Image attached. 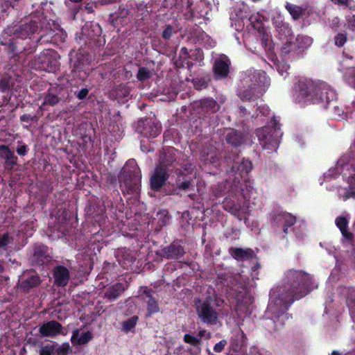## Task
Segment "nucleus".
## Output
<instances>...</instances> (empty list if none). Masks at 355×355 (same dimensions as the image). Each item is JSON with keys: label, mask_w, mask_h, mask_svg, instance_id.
Returning a JSON list of instances; mask_svg holds the SVG:
<instances>
[{"label": "nucleus", "mask_w": 355, "mask_h": 355, "mask_svg": "<svg viewBox=\"0 0 355 355\" xmlns=\"http://www.w3.org/2000/svg\"><path fill=\"white\" fill-rule=\"evenodd\" d=\"M311 277L302 271L289 270L285 274L281 286L270 291V300L266 311L265 325L270 332L280 330L288 320V306L310 291Z\"/></svg>", "instance_id": "obj_1"}, {"label": "nucleus", "mask_w": 355, "mask_h": 355, "mask_svg": "<svg viewBox=\"0 0 355 355\" xmlns=\"http://www.w3.org/2000/svg\"><path fill=\"white\" fill-rule=\"evenodd\" d=\"M293 97L301 105L321 103L326 106L336 99V95L326 83L302 78L295 86Z\"/></svg>", "instance_id": "obj_2"}, {"label": "nucleus", "mask_w": 355, "mask_h": 355, "mask_svg": "<svg viewBox=\"0 0 355 355\" xmlns=\"http://www.w3.org/2000/svg\"><path fill=\"white\" fill-rule=\"evenodd\" d=\"M241 84L238 96L245 101L263 95L270 85V80L263 71L250 70L243 75Z\"/></svg>", "instance_id": "obj_3"}, {"label": "nucleus", "mask_w": 355, "mask_h": 355, "mask_svg": "<svg viewBox=\"0 0 355 355\" xmlns=\"http://www.w3.org/2000/svg\"><path fill=\"white\" fill-rule=\"evenodd\" d=\"M248 273V271H242L234 277L236 284L233 288L235 293H232V295L236 300L235 312L240 318L250 314V306L253 302V297L248 291L249 287L252 286Z\"/></svg>", "instance_id": "obj_4"}, {"label": "nucleus", "mask_w": 355, "mask_h": 355, "mask_svg": "<svg viewBox=\"0 0 355 355\" xmlns=\"http://www.w3.org/2000/svg\"><path fill=\"white\" fill-rule=\"evenodd\" d=\"M268 19V15L265 12H259L252 15L249 21L253 28L258 31L261 44L266 51L273 56L278 49V46L270 40V35L264 28V23Z\"/></svg>", "instance_id": "obj_5"}, {"label": "nucleus", "mask_w": 355, "mask_h": 355, "mask_svg": "<svg viewBox=\"0 0 355 355\" xmlns=\"http://www.w3.org/2000/svg\"><path fill=\"white\" fill-rule=\"evenodd\" d=\"M253 193V189L250 186L246 189H242L240 196L232 200V203L227 202L225 205V209L230 210L231 213L236 216L239 220L243 219L246 223V216L249 212L248 199Z\"/></svg>", "instance_id": "obj_6"}, {"label": "nucleus", "mask_w": 355, "mask_h": 355, "mask_svg": "<svg viewBox=\"0 0 355 355\" xmlns=\"http://www.w3.org/2000/svg\"><path fill=\"white\" fill-rule=\"evenodd\" d=\"M257 136L263 149L273 152L279 146L282 132L277 126L265 127L257 130Z\"/></svg>", "instance_id": "obj_7"}, {"label": "nucleus", "mask_w": 355, "mask_h": 355, "mask_svg": "<svg viewBox=\"0 0 355 355\" xmlns=\"http://www.w3.org/2000/svg\"><path fill=\"white\" fill-rule=\"evenodd\" d=\"M141 182L140 171L138 168L130 170L125 166L120 175V187L123 193H137Z\"/></svg>", "instance_id": "obj_8"}, {"label": "nucleus", "mask_w": 355, "mask_h": 355, "mask_svg": "<svg viewBox=\"0 0 355 355\" xmlns=\"http://www.w3.org/2000/svg\"><path fill=\"white\" fill-rule=\"evenodd\" d=\"M211 297L205 300H198L196 302V309L200 320L208 324H216L218 320V313L210 306Z\"/></svg>", "instance_id": "obj_9"}, {"label": "nucleus", "mask_w": 355, "mask_h": 355, "mask_svg": "<svg viewBox=\"0 0 355 355\" xmlns=\"http://www.w3.org/2000/svg\"><path fill=\"white\" fill-rule=\"evenodd\" d=\"M230 64L229 58L225 55L216 59L214 67L216 76L218 78L225 77L229 72Z\"/></svg>", "instance_id": "obj_10"}, {"label": "nucleus", "mask_w": 355, "mask_h": 355, "mask_svg": "<svg viewBox=\"0 0 355 355\" xmlns=\"http://www.w3.org/2000/svg\"><path fill=\"white\" fill-rule=\"evenodd\" d=\"M54 284L58 286H64L69 280V272L64 266H59L53 270Z\"/></svg>", "instance_id": "obj_11"}, {"label": "nucleus", "mask_w": 355, "mask_h": 355, "mask_svg": "<svg viewBox=\"0 0 355 355\" xmlns=\"http://www.w3.org/2000/svg\"><path fill=\"white\" fill-rule=\"evenodd\" d=\"M167 172L164 167L159 166L155 169L154 175L151 177V187L158 190L164 184L167 178Z\"/></svg>", "instance_id": "obj_12"}, {"label": "nucleus", "mask_w": 355, "mask_h": 355, "mask_svg": "<svg viewBox=\"0 0 355 355\" xmlns=\"http://www.w3.org/2000/svg\"><path fill=\"white\" fill-rule=\"evenodd\" d=\"M40 333L42 336H55L62 334V326L55 321H50L40 328Z\"/></svg>", "instance_id": "obj_13"}, {"label": "nucleus", "mask_w": 355, "mask_h": 355, "mask_svg": "<svg viewBox=\"0 0 355 355\" xmlns=\"http://www.w3.org/2000/svg\"><path fill=\"white\" fill-rule=\"evenodd\" d=\"M274 220L278 225H282L284 232L287 233L288 228L295 223L296 218L288 213L279 212L274 216Z\"/></svg>", "instance_id": "obj_14"}, {"label": "nucleus", "mask_w": 355, "mask_h": 355, "mask_svg": "<svg viewBox=\"0 0 355 355\" xmlns=\"http://www.w3.org/2000/svg\"><path fill=\"white\" fill-rule=\"evenodd\" d=\"M70 56L71 62L77 70L84 69L85 67L89 64L92 61V56L85 52H79L76 53V58L73 57V55L72 53Z\"/></svg>", "instance_id": "obj_15"}, {"label": "nucleus", "mask_w": 355, "mask_h": 355, "mask_svg": "<svg viewBox=\"0 0 355 355\" xmlns=\"http://www.w3.org/2000/svg\"><path fill=\"white\" fill-rule=\"evenodd\" d=\"M347 170H349V166L345 164L343 159H340L334 168H330L324 173V178L327 181H330L331 179L336 178L338 174Z\"/></svg>", "instance_id": "obj_16"}, {"label": "nucleus", "mask_w": 355, "mask_h": 355, "mask_svg": "<svg viewBox=\"0 0 355 355\" xmlns=\"http://www.w3.org/2000/svg\"><path fill=\"white\" fill-rule=\"evenodd\" d=\"M0 156L5 159L7 168H12L16 164L17 158L8 146H0Z\"/></svg>", "instance_id": "obj_17"}, {"label": "nucleus", "mask_w": 355, "mask_h": 355, "mask_svg": "<svg viewBox=\"0 0 355 355\" xmlns=\"http://www.w3.org/2000/svg\"><path fill=\"white\" fill-rule=\"evenodd\" d=\"M92 334L90 331L80 333L79 329H75L72 332L71 341L73 345H85L92 338Z\"/></svg>", "instance_id": "obj_18"}, {"label": "nucleus", "mask_w": 355, "mask_h": 355, "mask_svg": "<svg viewBox=\"0 0 355 355\" xmlns=\"http://www.w3.org/2000/svg\"><path fill=\"white\" fill-rule=\"evenodd\" d=\"M348 188H340L338 195L343 200L355 196V178L354 176L348 178Z\"/></svg>", "instance_id": "obj_19"}, {"label": "nucleus", "mask_w": 355, "mask_h": 355, "mask_svg": "<svg viewBox=\"0 0 355 355\" xmlns=\"http://www.w3.org/2000/svg\"><path fill=\"white\" fill-rule=\"evenodd\" d=\"M162 252L164 256L168 259H178L184 253L183 248L176 244H173L163 249Z\"/></svg>", "instance_id": "obj_20"}, {"label": "nucleus", "mask_w": 355, "mask_h": 355, "mask_svg": "<svg viewBox=\"0 0 355 355\" xmlns=\"http://www.w3.org/2000/svg\"><path fill=\"white\" fill-rule=\"evenodd\" d=\"M231 255L239 261L249 259L253 257V251L250 249L231 248L230 249Z\"/></svg>", "instance_id": "obj_21"}, {"label": "nucleus", "mask_w": 355, "mask_h": 355, "mask_svg": "<svg viewBox=\"0 0 355 355\" xmlns=\"http://www.w3.org/2000/svg\"><path fill=\"white\" fill-rule=\"evenodd\" d=\"M144 295L142 296V300L147 304V310L148 315L158 313L159 308L157 302L153 297V296L148 291H144Z\"/></svg>", "instance_id": "obj_22"}, {"label": "nucleus", "mask_w": 355, "mask_h": 355, "mask_svg": "<svg viewBox=\"0 0 355 355\" xmlns=\"http://www.w3.org/2000/svg\"><path fill=\"white\" fill-rule=\"evenodd\" d=\"M51 53V51L49 50L41 53L32 63V67L36 69H45L49 63Z\"/></svg>", "instance_id": "obj_23"}, {"label": "nucleus", "mask_w": 355, "mask_h": 355, "mask_svg": "<svg viewBox=\"0 0 355 355\" xmlns=\"http://www.w3.org/2000/svg\"><path fill=\"white\" fill-rule=\"evenodd\" d=\"M336 225L343 236L347 239H352V234L347 231L348 219L346 216H339L336 219Z\"/></svg>", "instance_id": "obj_24"}, {"label": "nucleus", "mask_w": 355, "mask_h": 355, "mask_svg": "<svg viewBox=\"0 0 355 355\" xmlns=\"http://www.w3.org/2000/svg\"><path fill=\"white\" fill-rule=\"evenodd\" d=\"M40 29L37 23L35 20L31 21L28 24H24L19 31V35L21 37H26L31 33H34Z\"/></svg>", "instance_id": "obj_25"}, {"label": "nucleus", "mask_w": 355, "mask_h": 355, "mask_svg": "<svg viewBox=\"0 0 355 355\" xmlns=\"http://www.w3.org/2000/svg\"><path fill=\"white\" fill-rule=\"evenodd\" d=\"M273 24L277 28L282 32L284 34H288L290 33V28L288 24L284 22V17L279 13H276V16L272 18Z\"/></svg>", "instance_id": "obj_26"}, {"label": "nucleus", "mask_w": 355, "mask_h": 355, "mask_svg": "<svg viewBox=\"0 0 355 355\" xmlns=\"http://www.w3.org/2000/svg\"><path fill=\"white\" fill-rule=\"evenodd\" d=\"M124 290L125 286L123 284H116L108 288L105 296L110 300H114L117 298Z\"/></svg>", "instance_id": "obj_27"}, {"label": "nucleus", "mask_w": 355, "mask_h": 355, "mask_svg": "<svg viewBox=\"0 0 355 355\" xmlns=\"http://www.w3.org/2000/svg\"><path fill=\"white\" fill-rule=\"evenodd\" d=\"M40 283V278L37 275H31L26 279H21L19 280L20 286L24 290H29L30 288L39 285Z\"/></svg>", "instance_id": "obj_28"}, {"label": "nucleus", "mask_w": 355, "mask_h": 355, "mask_svg": "<svg viewBox=\"0 0 355 355\" xmlns=\"http://www.w3.org/2000/svg\"><path fill=\"white\" fill-rule=\"evenodd\" d=\"M82 32L83 35L92 38L95 35H99L101 33V29L97 24H87L83 28Z\"/></svg>", "instance_id": "obj_29"}, {"label": "nucleus", "mask_w": 355, "mask_h": 355, "mask_svg": "<svg viewBox=\"0 0 355 355\" xmlns=\"http://www.w3.org/2000/svg\"><path fill=\"white\" fill-rule=\"evenodd\" d=\"M239 159V157H237ZM239 162V160L233 161L232 170L239 171L241 173L248 174L252 170V163L248 159H243L242 162L239 164V166H236V164Z\"/></svg>", "instance_id": "obj_30"}, {"label": "nucleus", "mask_w": 355, "mask_h": 355, "mask_svg": "<svg viewBox=\"0 0 355 355\" xmlns=\"http://www.w3.org/2000/svg\"><path fill=\"white\" fill-rule=\"evenodd\" d=\"M202 336V331L200 332V336L196 337L191 334H185L184 336V341L186 343H188L193 347H194V354H198L200 351V348L199 347V344L200 341V338Z\"/></svg>", "instance_id": "obj_31"}, {"label": "nucleus", "mask_w": 355, "mask_h": 355, "mask_svg": "<svg viewBox=\"0 0 355 355\" xmlns=\"http://www.w3.org/2000/svg\"><path fill=\"white\" fill-rule=\"evenodd\" d=\"M226 140L233 146H239L243 143V138L236 130H232L227 134Z\"/></svg>", "instance_id": "obj_32"}, {"label": "nucleus", "mask_w": 355, "mask_h": 355, "mask_svg": "<svg viewBox=\"0 0 355 355\" xmlns=\"http://www.w3.org/2000/svg\"><path fill=\"white\" fill-rule=\"evenodd\" d=\"M233 345H234V349L237 350L241 348L245 343V337L243 331L239 328L235 331L234 338H232Z\"/></svg>", "instance_id": "obj_33"}, {"label": "nucleus", "mask_w": 355, "mask_h": 355, "mask_svg": "<svg viewBox=\"0 0 355 355\" xmlns=\"http://www.w3.org/2000/svg\"><path fill=\"white\" fill-rule=\"evenodd\" d=\"M286 8L291 15L292 18L295 20L300 19L304 12L303 9L300 6L289 3L286 4Z\"/></svg>", "instance_id": "obj_34"}, {"label": "nucleus", "mask_w": 355, "mask_h": 355, "mask_svg": "<svg viewBox=\"0 0 355 355\" xmlns=\"http://www.w3.org/2000/svg\"><path fill=\"white\" fill-rule=\"evenodd\" d=\"M313 43L311 37L306 35H298L295 39V46L298 49H306Z\"/></svg>", "instance_id": "obj_35"}, {"label": "nucleus", "mask_w": 355, "mask_h": 355, "mask_svg": "<svg viewBox=\"0 0 355 355\" xmlns=\"http://www.w3.org/2000/svg\"><path fill=\"white\" fill-rule=\"evenodd\" d=\"M60 101L59 97L53 94H48L44 96V101L41 104L40 108V110H44L46 109V105L53 106L58 104Z\"/></svg>", "instance_id": "obj_36"}, {"label": "nucleus", "mask_w": 355, "mask_h": 355, "mask_svg": "<svg viewBox=\"0 0 355 355\" xmlns=\"http://www.w3.org/2000/svg\"><path fill=\"white\" fill-rule=\"evenodd\" d=\"M15 235V232H0V247H6L11 243Z\"/></svg>", "instance_id": "obj_37"}, {"label": "nucleus", "mask_w": 355, "mask_h": 355, "mask_svg": "<svg viewBox=\"0 0 355 355\" xmlns=\"http://www.w3.org/2000/svg\"><path fill=\"white\" fill-rule=\"evenodd\" d=\"M153 75V71L146 67H141L137 74V78L139 81H145L149 79Z\"/></svg>", "instance_id": "obj_38"}, {"label": "nucleus", "mask_w": 355, "mask_h": 355, "mask_svg": "<svg viewBox=\"0 0 355 355\" xmlns=\"http://www.w3.org/2000/svg\"><path fill=\"white\" fill-rule=\"evenodd\" d=\"M138 320L137 316H132L123 323L122 329L125 332H128L135 328Z\"/></svg>", "instance_id": "obj_39"}, {"label": "nucleus", "mask_w": 355, "mask_h": 355, "mask_svg": "<svg viewBox=\"0 0 355 355\" xmlns=\"http://www.w3.org/2000/svg\"><path fill=\"white\" fill-rule=\"evenodd\" d=\"M344 77L348 84L355 87V68L351 67L347 69L344 73Z\"/></svg>", "instance_id": "obj_40"}, {"label": "nucleus", "mask_w": 355, "mask_h": 355, "mask_svg": "<svg viewBox=\"0 0 355 355\" xmlns=\"http://www.w3.org/2000/svg\"><path fill=\"white\" fill-rule=\"evenodd\" d=\"M294 230L295 236L300 240H303L306 235V225L304 223H300Z\"/></svg>", "instance_id": "obj_41"}, {"label": "nucleus", "mask_w": 355, "mask_h": 355, "mask_svg": "<svg viewBox=\"0 0 355 355\" xmlns=\"http://www.w3.org/2000/svg\"><path fill=\"white\" fill-rule=\"evenodd\" d=\"M202 105L203 107L207 109L208 110L211 111L212 112L217 110V103L213 99H205L202 102Z\"/></svg>", "instance_id": "obj_42"}, {"label": "nucleus", "mask_w": 355, "mask_h": 355, "mask_svg": "<svg viewBox=\"0 0 355 355\" xmlns=\"http://www.w3.org/2000/svg\"><path fill=\"white\" fill-rule=\"evenodd\" d=\"M55 346L54 345H46L40 349V355H55Z\"/></svg>", "instance_id": "obj_43"}, {"label": "nucleus", "mask_w": 355, "mask_h": 355, "mask_svg": "<svg viewBox=\"0 0 355 355\" xmlns=\"http://www.w3.org/2000/svg\"><path fill=\"white\" fill-rule=\"evenodd\" d=\"M346 27L351 31L353 35L355 36V15H348L346 17Z\"/></svg>", "instance_id": "obj_44"}, {"label": "nucleus", "mask_w": 355, "mask_h": 355, "mask_svg": "<svg viewBox=\"0 0 355 355\" xmlns=\"http://www.w3.org/2000/svg\"><path fill=\"white\" fill-rule=\"evenodd\" d=\"M71 351V347L69 343H64L55 349V352L58 355H67Z\"/></svg>", "instance_id": "obj_45"}, {"label": "nucleus", "mask_w": 355, "mask_h": 355, "mask_svg": "<svg viewBox=\"0 0 355 355\" xmlns=\"http://www.w3.org/2000/svg\"><path fill=\"white\" fill-rule=\"evenodd\" d=\"M335 44L337 46H343L347 41L346 35L344 33H338L334 39Z\"/></svg>", "instance_id": "obj_46"}, {"label": "nucleus", "mask_w": 355, "mask_h": 355, "mask_svg": "<svg viewBox=\"0 0 355 355\" xmlns=\"http://www.w3.org/2000/svg\"><path fill=\"white\" fill-rule=\"evenodd\" d=\"M227 345V341L225 340H220L219 343H216L214 347V350L216 352H221L225 345Z\"/></svg>", "instance_id": "obj_47"}, {"label": "nucleus", "mask_w": 355, "mask_h": 355, "mask_svg": "<svg viewBox=\"0 0 355 355\" xmlns=\"http://www.w3.org/2000/svg\"><path fill=\"white\" fill-rule=\"evenodd\" d=\"M173 33V28L171 26H168L165 30L163 31L162 35L163 37L166 40H168L171 38Z\"/></svg>", "instance_id": "obj_48"}, {"label": "nucleus", "mask_w": 355, "mask_h": 355, "mask_svg": "<svg viewBox=\"0 0 355 355\" xmlns=\"http://www.w3.org/2000/svg\"><path fill=\"white\" fill-rule=\"evenodd\" d=\"M335 4L340 6L351 7V0H331Z\"/></svg>", "instance_id": "obj_49"}, {"label": "nucleus", "mask_w": 355, "mask_h": 355, "mask_svg": "<svg viewBox=\"0 0 355 355\" xmlns=\"http://www.w3.org/2000/svg\"><path fill=\"white\" fill-rule=\"evenodd\" d=\"M88 93H89L88 89L86 88H84V89H82L81 90H80L77 93L76 96L78 99L82 100V99H84L87 96Z\"/></svg>", "instance_id": "obj_50"}, {"label": "nucleus", "mask_w": 355, "mask_h": 355, "mask_svg": "<svg viewBox=\"0 0 355 355\" xmlns=\"http://www.w3.org/2000/svg\"><path fill=\"white\" fill-rule=\"evenodd\" d=\"M347 306L349 307V311L352 315H355V300L349 299L347 300Z\"/></svg>", "instance_id": "obj_51"}, {"label": "nucleus", "mask_w": 355, "mask_h": 355, "mask_svg": "<svg viewBox=\"0 0 355 355\" xmlns=\"http://www.w3.org/2000/svg\"><path fill=\"white\" fill-rule=\"evenodd\" d=\"M17 153L19 155H24L27 153V147L26 145H21L17 148Z\"/></svg>", "instance_id": "obj_52"}, {"label": "nucleus", "mask_w": 355, "mask_h": 355, "mask_svg": "<svg viewBox=\"0 0 355 355\" xmlns=\"http://www.w3.org/2000/svg\"><path fill=\"white\" fill-rule=\"evenodd\" d=\"M252 355H270V353L265 350H258L257 349H254L252 352Z\"/></svg>", "instance_id": "obj_53"}, {"label": "nucleus", "mask_w": 355, "mask_h": 355, "mask_svg": "<svg viewBox=\"0 0 355 355\" xmlns=\"http://www.w3.org/2000/svg\"><path fill=\"white\" fill-rule=\"evenodd\" d=\"M259 109V112L263 115H268L270 112L269 107L267 105H263V106L260 105Z\"/></svg>", "instance_id": "obj_54"}, {"label": "nucleus", "mask_w": 355, "mask_h": 355, "mask_svg": "<svg viewBox=\"0 0 355 355\" xmlns=\"http://www.w3.org/2000/svg\"><path fill=\"white\" fill-rule=\"evenodd\" d=\"M33 117H31L28 114H24L21 116V120L22 121L28 122L30 120H32Z\"/></svg>", "instance_id": "obj_55"}, {"label": "nucleus", "mask_w": 355, "mask_h": 355, "mask_svg": "<svg viewBox=\"0 0 355 355\" xmlns=\"http://www.w3.org/2000/svg\"><path fill=\"white\" fill-rule=\"evenodd\" d=\"M189 186H190V182H183L180 184V188L186 190V189H188L189 188Z\"/></svg>", "instance_id": "obj_56"}, {"label": "nucleus", "mask_w": 355, "mask_h": 355, "mask_svg": "<svg viewBox=\"0 0 355 355\" xmlns=\"http://www.w3.org/2000/svg\"><path fill=\"white\" fill-rule=\"evenodd\" d=\"M196 87L198 89H201L202 87H205V83L203 82L200 86L196 85Z\"/></svg>", "instance_id": "obj_57"}, {"label": "nucleus", "mask_w": 355, "mask_h": 355, "mask_svg": "<svg viewBox=\"0 0 355 355\" xmlns=\"http://www.w3.org/2000/svg\"><path fill=\"white\" fill-rule=\"evenodd\" d=\"M128 164L131 165L132 164L134 166L135 165V163L133 160H130Z\"/></svg>", "instance_id": "obj_58"}, {"label": "nucleus", "mask_w": 355, "mask_h": 355, "mask_svg": "<svg viewBox=\"0 0 355 355\" xmlns=\"http://www.w3.org/2000/svg\"><path fill=\"white\" fill-rule=\"evenodd\" d=\"M70 1H72V2L78 3V2L82 1L83 0H70Z\"/></svg>", "instance_id": "obj_59"}, {"label": "nucleus", "mask_w": 355, "mask_h": 355, "mask_svg": "<svg viewBox=\"0 0 355 355\" xmlns=\"http://www.w3.org/2000/svg\"><path fill=\"white\" fill-rule=\"evenodd\" d=\"M331 355H340L338 352H333Z\"/></svg>", "instance_id": "obj_60"}, {"label": "nucleus", "mask_w": 355, "mask_h": 355, "mask_svg": "<svg viewBox=\"0 0 355 355\" xmlns=\"http://www.w3.org/2000/svg\"><path fill=\"white\" fill-rule=\"evenodd\" d=\"M240 110H241V112H243L244 111H245V109L244 107H240Z\"/></svg>", "instance_id": "obj_61"}, {"label": "nucleus", "mask_w": 355, "mask_h": 355, "mask_svg": "<svg viewBox=\"0 0 355 355\" xmlns=\"http://www.w3.org/2000/svg\"><path fill=\"white\" fill-rule=\"evenodd\" d=\"M317 286H318L315 284V285H314V286L312 287V288H317Z\"/></svg>", "instance_id": "obj_62"}, {"label": "nucleus", "mask_w": 355, "mask_h": 355, "mask_svg": "<svg viewBox=\"0 0 355 355\" xmlns=\"http://www.w3.org/2000/svg\"><path fill=\"white\" fill-rule=\"evenodd\" d=\"M132 261V259L128 261V262L131 263Z\"/></svg>", "instance_id": "obj_63"}]
</instances>
